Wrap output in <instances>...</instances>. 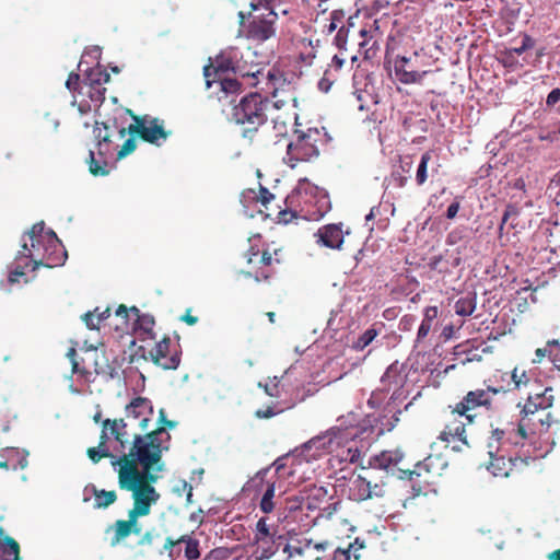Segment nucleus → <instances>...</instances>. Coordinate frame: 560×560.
<instances>
[{"mask_svg": "<svg viewBox=\"0 0 560 560\" xmlns=\"http://www.w3.org/2000/svg\"><path fill=\"white\" fill-rule=\"evenodd\" d=\"M343 14L340 11H332L330 14V21L325 24L323 32L327 35L332 34L336 30L338 31L339 24L342 22Z\"/></svg>", "mask_w": 560, "mask_h": 560, "instance_id": "obj_36", "label": "nucleus"}, {"mask_svg": "<svg viewBox=\"0 0 560 560\" xmlns=\"http://www.w3.org/2000/svg\"><path fill=\"white\" fill-rule=\"evenodd\" d=\"M441 459L429 455L415 465L413 469L409 467L398 468L397 479L412 481V489L417 494H420L424 487H429L435 483V478L441 475Z\"/></svg>", "mask_w": 560, "mask_h": 560, "instance_id": "obj_8", "label": "nucleus"}, {"mask_svg": "<svg viewBox=\"0 0 560 560\" xmlns=\"http://www.w3.org/2000/svg\"><path fill=\"white\" fill-rule=\"evenodd\" d=\"M168 350L170 339L164 338L150 351V357L156 365L166 370H174L179 365L180 360L177 353L168 355Z\"/></svg>", "mask_w": 560, "mask_h": 560, "instance_id": "obj_20", "label": "nucleus"}, {"mask_svg": "<svg viewBox=\"0 0 560 560\" xmlns=\"http://www.w3.org/2000/svg\"><path fill=\"white\" fill-rule=\"evenodd\" d=\"M312 546V539H303L299 540L298 544H288L283 548V552L288 555L289 558L294 556H304L307 550Z\"/></svg>", "mask_w": 560, "mask_h": 560, "instance_id": "obj_31", "label": "nucleus"}, {"mask_svg": "<svg viewBox=\"0 0 560 560\" xmlns=\"http://www.w3.org/2000/svg\"><path fill=\"white\" fill-rule=\"evenodd\" d=\"M549 359L556 369L560 371V342L559 340L550 341Z\"/></svg>", "mask_w": 560, "mask_h": 560, "instance_id": "obj_38", "label": "nucleus"}, {"mask_svg": "<svg viewBox=\"0 0 560 560\" xmlns=\"http://www.w3.org/2000/svg\"><path fill=\"white\" fill-rule=\"evenodd\" d=\"M385 93L382 88H376L373 82H368L364 89V96L359 97L363 101L360 109H366L369 115L364 119V128L371 136H375L380 143L383 142V121L385 120V104L383 102Z\"/></svg>", "mask_w": 560, "mask_h": 560, "instance_id": "obj_7", "label": "nucleus"}, {"mask_svg": "<svg viewBox=\"0 0 560 560\" xmlns=\"http://www.w3.org/2000/svg\"><path fill=\"white\" fill-rule=\"evenodd\" d=\"M405 453L401 448L387 450V475H392L397 478L398 468L404 460Z\"/></svg>", "mask_w": 560, "mask_h": 560, "instance_id": "obj_27", "label": "nucleus"}, {"mask_svg": "<svg viewBox=\"0 0 560 560\" xmlns=\"http://www.w3.org/2000/svg\"><path fill=\"white\" fill-rule=\"evenodd\" d=\"M500 392H505L503 388H494L491 386H488L486 389H475L468 392L464 398L455 405L456 412L459 415H468V416H475L474 411L478 407H486L487 409H490L491 407V394L495 395Z\"/></svg>", "mask_w": 560, "mask_h": 560, "instance_id": "obj_14", "label": "nucleus"}, {"mask_svg": "<svg viewBox=\"0 0 560 560\" xmlns=\"http://www.w3.org/2000/svg\"><path fill=\"white\" fill-rule=\"evenodd\" d=\"M537 421L541 424V427H546L548 429L551 424V413L548 411H541V413H537Z\"/></svg>", "mask_w": 560, "mask_h": 560, "instance_id": "obj_50", "label": "nucleus"}, {"mask_svg": "<svg viewBox=\"0 0 560 560\" xmlns=\"http://www.w3.org/2000/svg\"><path fill=\"white\" fill-rule=\"evenodd\" d=\"M0 560H19V545L12 538L0 542Z\"/></svg>", "mask_w": 560, "mask_h": 560, "instance_id": "obj_28", "label": "nucleus"}, {"mask_svg": "<svg viewBox=\"0 0 560 560\" xmlns=\"http://www.w3.org/2000/svg\"><path fill=\"white\" fill-rule=\"evenodd\" d=\"M276 411L273 410L272 407H267L266 409H258L256 412H255V416L259 419H269L273 416H276Z\"/></svg>", "mask_w": 560, "mask_h": 560, "instance_id": "obj_51", "label": "nucleus"}, {"mask_svg": "<svg viewBox=\"0 0 560 560\" xmlns=\"http://www.w3.org/2000/svg\"><path fill=\"white\" fill-rule=\"evenodd\" d=\"M116 317L121 319V325H117V328L128 329L129 319H133V328L136 330H142L148 335H152V329L154 326V319L150 315H140V312L137 307L127 308L125 305H120L116 310Z\"/></svg>", "mask_w": 560, "mask_h": 560, "instance_id": "obj_16", "label": "nucleus"}, {"mask_svg": "<svg viewBox=\"0 0 560 560\" xmlns=\"http://www.w3.org/2000/svg\"><path fill=\"white\" fill-rule=\"evenodd\" d=\"M93 493L94 506L97 509L107 508L110 504H113L117 499L115 491L97 490L93 488Z\"/></svg>", "mask_w": 560, "mask_h": 560, "instance_id": "obj_30", "label": "nucleus"}, {"mask_svg": "<svg viewBox=\"0 0 560 560\" xmlns=\"http://www.w3.org/2000/svg\"><path fill=\"white\" fill-rule=\"evenodd\" d=\"M90 172L93 174V175H107L108 174V170H107V164L104 163L103 165H101L95 159H94V153L93 151H90Z\"/></svg>", "mask_w": 560, "mask_h": 560, "instance_id": "obj_39", "label": "nucleus"}, {"mask_svg": "<svg viewBox=\"0 0 560 560\" xmlns=\"http://www.w3.org/2000/svg\"><path fill=\"white\" fill-rule=\"evenodd\" d=\"M22 276H24V271L20 270V269H15L14 271L11 272V275L9 277V281L11 283H14V282L19 281V277H22Z\"/></svg>", "mask_w": 560, "mask_h": 560, "instance_id": "obj_62", "label": "nucleus"}, {"mask_svg": "<svg viewBox=\"0 0 560 560\" xmlns=\"http://www.w3.org/2000/svg\"><path fill=\"white\" fill-rule=\"evenodd\" d=\"M534 46V40L528 35H525L522 40V45L520 47H515L509 50V56H512L513 54L520 56L525 50L532 48Z\"/></svg>", "mask_w": 560, "mask_h": 560, "instance_id": "obj_40", "label": "nucleus"}, {"mask_svg": "<svg viewBox=\"0 0 560 560\" xmlns=\"http://www.w3.org/2000/svg\"><path fill=\"white\" fill-rule=\"evenodd\" d=\"M412 168V162L410 158L399 159V165H394L392 172V180L396 183L398 187H402L409 178L410 171Z\"/></svg>", "mask_w": 560, "mask_h": 560, "instance_id": "obj_25", "label": "nucleus"}, {"mask_svg": "<svg viewBox=\"0 0 560 560\" xmlns=\"http://www.w3.org/2000/svg\"><path fill=\"white\" fill-rule=\"evenodd\" d=\"M549 392H551V388H546L542 394H536L535 396H529L523 407L522 412L525 415V417L522 419L520 423H525V428L532 421V418H528L529 416H536L539 413V411H546L552 406V396L547 395Z\"/></svg>", "mask_w": 560, "mask_h": 560, "instance_id": "obj_17", "label": "nucleus"}, {"mask_svg": "<svg viewBox=\"0 0 560 560\" xmlns=\"http://www.w3.org/2000/svg\"><path fill=\"white\" fill-rule=\"evenodd\" d=\"M272 536L269 525L267 524V520L261 517L258 520L256 524V533L255 540L257 542L265 541L267 538Z\"/></svg>", "mask_w": 560, "mask_h": 560, "instance_id": "obj_35", "label": "nucleus"}, {"mask_svg": "<svg viewBox=\"0 0 560 560\" xmlns=\"http://www.w3.org/2000/svg\"><path fill=\"white\" fill-rule=\"evenodd\" d=\"M431 161V153L424 152L421 155L420 163L418 165L417 174H416V182L418 185H423L428 178V163Z\"/></svg>", "mask_w": 560, "mask_h": 560, "instance_id": "obj_34", "label": "nucleus"}, {"mask_svg": "<svg viewBox=\"0 0 560 560\" xmlns=\"http://www.w3.org/2000/svg\"><path fill=\"white\" fill-rule=\"evenodd\" d=\"M343 62H345V59L342 57H340L339 55H335L332 60H331V65L336 68V69H341L342 66H343Z\"/></svg>", "mask_w": 560, "mask_h": 560, "instance_id": "obj_64", "label": "nucleus"}, {"mask_svg": "<svg viewBox=\"0 0 560 560\" xmlns=\"http://www.w3.org/2000/svg\"><path fill=\"white\" fill-rule=\"evenodd\" d=\"M475 420V416L459 415L456 412L454 407L445 422L444 429L440 432L438 439L444 443L451 441H459L464 445L468 446L466 427L471 424Z\"/></svg>", "mask_w": 560, "mask_h": 560, "instance_id": "obj_13", "label": "nucleus"}, {"mask_svg": "<svg viewBox=\"0 0 560 560\" xmlns=\"http://www.w3.org/2000/svg\"><path fill=\"white\" fill-rule=\"evenodd\" d=\"M138 520L139 517L137 515H132V513L128 512V520L116 521L114 525L108 527L107 532L113 530L114 533L110 545L113 547L117 546L132 533L139 535L142 528Z\"/></svg>", "mask_w": 560, "mask_h": 560, "instance_id": "obj_18", "label": "nucleus"}, {"mask_svg": "<svg viewBox=\"0 0 560 560\" xmlns=\"http://www.w3.org/2000/svg\"><path fill=\"white\" fill-rule=\"evenodd\" d=\"M166 428L159 425L144 434H132L129 453H121V457L135 460L138 467L141 465L140 471H161L163 469L162 452L168 448L166 442L170 440V434L165 431Z\"/></svg>", "mask_w": 560, "mask_h": 560, "instance_id": "obj_4", "label": "nucleus"}, {"mask_svg": "<svg viewBox=\"0 0 560 560\" xmlns=\"http://www.w3.org/2000/svg\"><path fill=\"white\" fill-rule=\"evenodd\" d=\"M409 63V59L406 57H401L395 61V75L396 78L405 84L411 83H420L422 78L427 74V71L418 72L415 70H409L407 68Z\"/></svg>", "mask_w": 560, "mask_h": 560, "instance_id": "obj_23", "label": "nucleus"}, {"mask_svg": "<svg viewBox=\"0 0 560 560\" xmlns=\"http://www.w3.org/2000/svg\"><path fill=\"white\" fill-rule=\"evenodd\" d=\"M326 197L327 196L324 189L304 178L299 180V184L294 190V195L291 196V199L298 198L304 203L311 205L317 203L320 200H325Z\"/></svg>", "mask_w": 560, "mask_h": 560, "instance_id": "obj_21", "label": "nucleus"}, {"mask_svg": "<svg viewBox=\"0 0 560 560\" xmlns=\"http://www.w3.org/2000/svg\"><path fill=\"white\" fill-rule=\"evenodd\" d=\"M178 541L186 545L185 557L187 560H197L200 557L199 541L197 539L190 535H183L178 538Z\"/></svg>", "mask_w": 560, "mask_h": 560, "instance_id": "obj_29", "label": "nucleus"}, {"mask_svg": "<svg viewBox=\"0 0 560 560\" xmlns=\"http://www.w3.org/2000/svg\"><path fill=\"white\" fill-rule=\"evenodd\" d=\"M221 85L224 91H234L237 89L238 83L235 80H223Z\"/></svg>", "mask_w": 560, "mask_h": 560, "instance_id": "obj_59", "label": "nucleus"}, {"mask_svg": "<svg viewBox=\"0 0 560 560\" xmlns=\"http://www.w3.org/2000/svg\"><path fill=\"white\" fill-rule=\"evenodd\" d=\"M458 210H459V203L458 202L451 203L448 206L447 210H446V218L447 219H454L457 215Z\"/></svg>", "mask_w": 560, "mask_h": 560, "instance_id": "obj_57", "label": "nucleus"}, {"mask_svg": "<svg viewBox=\"0 0 560 560\" xmlns=\"http://www.w3.org/2000/svg\"><path fill=\"white\" fill-rule=\"evenodd\" d=\"M135 149H136L135 140L133 139L126 140L124 145L121 147V149L117 153L118 159H122V158L127 156L128 154L133 152Z\"/></svg>", "mask_w": 560, "mask_h": 560, "instance_id": "obj_47", "label": "nucleus"}, {"mask_svg": "<svg viewBox=\"0 0 560 560\" xmlns=\"http://www.w3.org/2000/svg\"><path fill=\"white\" fill-rule=\"evenodd\" d=\"M348 28L345 26H340L335 36V44L338 48L342 49L346 46L347 37H348Z\"/></svg>", "mask_w": 560, "mask_h": 560, "instance_id": "obj_45", "label": "nucleus"}, {"mask_svg": "<svg viewBox=\"0 0 560 560\" xmlns=\"http://www.w3.org/2000/svg\"><path fill=\"white\" fill-rule=\"evenodd\" d=\"M109 80V74L102 72L98 68L94 69L90 73V81L92 83H96L97 85H101L102 83H106Z\"/></svg>", "mask_w": 560, "mask_h": 560, "instance_id": "obj_41", "label": "nucleus"}, {"mask_svg": "<svg viewBox=\"0 0 560 560\" xmlns=\"http://www.w3.org/2000/svg\"><path fill=\"white\" fill-rule=\"evenodd\" d=\"M79 75L75 73H70L68 77V80L66 82L67 88L72 91L77 89V85L79 84Z\"/></svg>", "mask_w": 560, "mask_h": 560, "instance_id": "obj_56", "label": "nucleus"}, {"mask_svg": "<svg viewBox=\"0 0 560 560\" xmlns=\"http://www.w3.org/2000/svg\"><path fill=\"white\" fill-rule=\"evenodd\" d=\"M377 332L376 330L374 329H369L366 330L361 337L360 339L358 340V347L360 348H364L366 346H369L373 340L374 338L376 337Z\"/></svg>", "mask_w": 560, "mask_h": 560, "instance_id": "obj_44", "label": "nucleus"}, {"mask_svg": "<svg viewBox=\"0 0 560 560\" xmlns=\"http://www.w3.org/2000/svg\"><path fill=\"white\" fill-rule=\"evenodd\" d=\"M444 260L442 255L433 256L430 258L429 267L432 270H436L439 272H445L447 270V267L444 266Z\"/></svg>", "mask_w": 560, "mask_h": 560, "instance_id": "obj_43", "label": "nucleus"}, {"mask_svg": "<svg viewBox=\"0 0 560 560\" xmlns=\"http://www.w3.org/2000/svg\"><path fill=\"white\" fill-rule=\"evenodd\" d=\"M120 442L114 440L112 435V429L106 425V422H103L102 433L100 436V442L96 447H90L88 450V456L93 463H98L104 457H110L112 463L114 460H119L121 456H119L126 450V444L121 443V447L119 446Z\"/></svg>", "mask_w": 560, "mask_h": 560, "instance_id": "obj_11", "label": "nucleus"}, {"mask_svg": "<svg viewBox=\"0 0 560 560\" xmlns=\"http://www.w3.org/2000/svg\"><path fill=\"white\" fill-rule=\"evenodd\" d=\"M96 313H97V308H95L93 312H89L83 315V320H84L85 325L88 326V328H90V329H97L100 326V323H97Z\"/></svg>", "mask_w": 560, "mask_h": 560, "instance_id": "obj_46", "label": "nucleus"}, {"mask_svg": "<svg viewBox=\"0 0 560 560\" xmlns=\"http://www.w3.org/2000/svg\"><path fill=\"white\" fill-rule=\"evenodd\" d=\"M113 467L118 472L119 487L131 492L133 505L129 512L138 517L149 515L160 500V493L153 486L159 476L153 471H140L135 460L128 457L114 460Z\"/></svg>", "mask_w": 560, "mask_h": 560, "instance_id": "obj_1", "label": "nucleus"}, {"mask_svg": "<svg viewBox=\"0 0 560 560\" xmlns=\"http://www.w3.org/2000/svg\"><path fill=\"white\" fill-rule=\"evenodd\" d=\"M319 140L318 129L310 128L306 132H296L295 139L287 145L284 162L293 168L299 162H307L318 156L317 143Z\"/></svg>", "mask_w": 560, "mask_h": 560, "instance_id": "obj_9", "label": "nucleus"}, {"mask_svg": "<svg viewBox=\"0 0 560 560\" xmlns=\"http://www.w3.org/2000/svg\"><path fill=\"white\" fill-rule=\"evenodd\" d=\"M476 308V300L472 296L460 298L455 303V313L459 316H469Z\"/></svg>", "mask_w": 560, "mask_h": 560, "instance_id": "obj_32", "label": "nucleus"}, {"mask_svg": "<svg viewBox=\"0 0 560 560\" xmlns=\"http://www.w3.org/2000/svg\"><path fill=\"white\" fill-rule=\"evenodd\" d=\"M549 350H550V341L547 342L545 348H538L535 352L537 359L534 360V362H540L542 358L548 357L549 358Z\"/></svg>", "mask_w": 560, "mask_h": 560, "instance_id": "obj_53", "label": "nucleus"}, {"mask_svg": "<svg viewBox=\"0 0 560 560\" xmlns=\"http://www.w3.org/2000/svg\"><path fill=\"white\" fill-rule=\"evenodd\" d=\"M106 130H107V127L105 125H103L101 127L98 122L95 124L94 135H95V138L98 139L100 145L102 144V142L109 141V137H108Z\"/></svg>", "mask_w": 560, "mask_h": 560, "instance_id": "obj_48", "label": "nucleus"}, {"mask_svg": "<svg viewBox=\"0 0 560 560\" xmlns=\"http://www.w3.org/2000/svg\"><path fill=\"white\" fill-rule=\"evenodd\" d=\"M512 382L515 389H520L522 386H526L529 383V377L524 370L515 368L511 374Z\"/></svg>", "mask_w": 560, "mask_h": 560, "instance_id": "obj_37", "label": "nucleus"}, {"mask_svg": "<svg viewBox=\"0 0 560 560\" xmlns=\"http://www.w3.org/2000/svg\"><path fill=\"white\" fill-rule=\"evenodd\" d=\"M265 392L267 393V395H269L270 397H279V388H278V382L272 381L270 384H266L265 386Z\"/></svg>", "mask_w": 560, "mask_h": 560, "instance_id": "obj_52", "label": "nucleus"}, {"mask_svg": "<svg viewBox=\"0 0 560 560\" xmlns=\"http://www.w3.org/2000/svg\"><path fill=\"white\" fill-rule=\"evenodd\" d=\"M520 213L518 211V208L514 205H508L505 210H504V213H503V217H502V220H501V224L499 226L500 231L503 230V226L504 224L509 221L510 218L512 217H517Z\"/></svg>", "mask_w": 560, "mask_h": 560, "instance_id": "obj_42", "label": "nucleus"}, {"mask_svg": "<svg viewBox=\"0 0 560 560\" xmlns=\"http://www.w3.org/2000/svg\"><path fill=\"white\" fill-rule=\"evenodd\" d=\"M332 560H350V550L349 549H340V548H338L334 552Z\"/></svg>", "mask_w": 560, "mask_h": 560, "instance_id": "obj_54", "label": "nucleus"}, {"mask_svg": "<svg viewBox=\"0 0 560 560\" xmlns=\"http://www.w3.org/2000/svg\"><path fill=\"white\" fill-rule=\"evenodd\" d=\"M527 438L528 434L524 422L518 423L517 428H512L509 431L502 429L492 430L489 442L490 462L488 470L493 476L503 478L523 472L534 458L517 454L506 456L505 452L509 445L523 446Z\"/></svg>", "mask_w": 560, "mask_h": 560, "instance_id": "obj_3", "label": "nucleus"}, {"mask_svg": "<svg viewBox=\"0 0 560 560\" xmlns=\"http://www.w3.org/2000/svg\"><path fill=\"white\" fill-rule=\"evenodd\" d=\"M272 0H252L250 7L253 10H257L260 7L269 9L267 18L259 19L254 18L248 27V36L252 39L264 42L275 35L273 23L277 19V14L271 8Z\"/></svg>", "mask_w": 560, "mask_h": 560, "instance_id": "obj_12", "label": "nucleus"}, {"mask_svg": "<svg viewBox=\"0 0 560 560\" xmlns=\"http://www.w3.org/2000/svg\"><path fill=\"white\" fill-rule=\"evenodd\" d=\"M105 422L112 429L114 440L126 445L130 444L132 434L150 431L153 422L158 427L162 425L170 429L176 427V422L166 419L164 409H160L158 416H155L152 401L145 397L132 398L125 407L124 419H106ZM121 445L119 444L120 447Z\"/></svg>", "mask_w": 560, "mask_h": 560, "instance_id": "obj_2", "label": "nucleus"}, {"mask_svg": "<svg viewBox=\"0 0 560 560\" xmlns=\"http://www.w3.org/2000/svg\"><path fill=\"white\" fill-rule=\"evenodd\" d=\"M27 235L31 247L24 242L18 258H31L34 262L33 269L38 266L54 267L63 262L66 253L61 252V243L54 231H45L44 222L34 224Z\"/></svg>", "mask_w": 560, "mask_h": 560, "instance_id": "obj_5", "label": "nucleus"}, {"mask_svg": "<svg viewBox=\"0 0 560 560\" xmlns=\"http://www.w3.org/2000/svg\"><path fill=\"white\" fill-rule=\"evenodd\" d=\"M270 102L262 98L258 93H250L240 101L233 107L232 119L238 125H247L244 136L247 132L255 131L267 120V112Z\"/></svg>", "mask_w": 560, "mask_h": 560, "instance_id": "obj_6", "label": "nucleus"}, {"mask_svg": "<svg viewBox=\"0 0 560 560\" xmlns=\"http://www.w3.org/2000/svg\"><path fill=\"white\" fill-rule=\"evenodd\" d=\"M349 424L345 425L343 422H340V425L337 428H332L328 430L323 436H318L313 439L311 443L316 448H324L328 452H336L339 447H345L350 441L357 439L364 429H359L353 422L357 421V415L349 413L348 417Z\"/></svg>", "mask_w": 560, "mask_h": 560, "instance_id": "obj_10", "label": "nucleus"}, {"mask_svg": "<svg viewBox=\"0 0 560 560\" xmlns=\"http://www.w3.org/2000/svg\"><path fill=\"white\" fill-rule=\"evenodd\" d=\"M317 243L328 248H340L343 243V233L340 226L328 224L320 228L315 234Z\"/></svg>", "mask_w": 560, "mask_h": 560, "instance_id": "obj_22", "label": "nucleus"}, {"mask_svg": "<svg viewBox=\"0 0 560 560\" xmlns=\"http://www.w3.org/2000/svg\"><path fill=\"white\" fill-rule=\"evenodd\" d=\"M229 69V66H223L222 63L218 65V67H214L212 65H209V66H206L203 68V74L206 77V81H207V86L210 88L211 86V81H210V77H211V71H217V70H228Z\"/></svg>", "mask_w": 560, "mask_h": 560, "instance_id": "obj_49", "label": "nucleus"}, {"mask_svg": "<svg viewBox=\"0 0 560 560\" xmlns=\"http://www.w3.org/2000/svg\"><path fill=\"white\" fill-rule=\"evenodd\" d=\"M96 315H97V316H96V318H97V323H100V324H101V322H102V320H104V319H106V318H108V317H109V315H110V310H109V307H106V308H105L104 311H102V312H100V311L97 310Z\"/></svg>", "mask_w": 560, "mask_h": 560, "instance_id": "obj_60", "label": "nucleus"}, {"mask_svg": "<svg viewBox=\"0 0 560 560\" xmlns=\"http://www.w3.org/2000/svg\"><path fill=\"white\" fill-rule=\"evenodd\" d=\"M178 544H182V541H178V539H177V540H174V539H173V538H171V537H167V538L165 539L164 550H166V551L168 552V556H170V557H173V549H174V547H175L176 545H178Z\"/></svg>", "mask_w": 560, "mask_h": 560, "instance_id": "obj_55", "label": "nucleus"}, {"mask_svg": "<svg viewBox=\"0 0 560 560\" xmlns=\"http://www.w3.org/2000/svg\"><path fill=\"white\" fill-rule=\"evenodd\" d=\"M275 492H276V486L275 483H270L267 488V490L265 491L261 500H260V510L264 512V513H270L273 511V508H275V504H273V498H275Z\"/></svg>", "mask_w": 560, "mask_h": 560, "instance_id": "obj_33", "label": "nucleus"}, {"mask_svg": "<svg viewBox=\"0 0 560 560\" xmlns=\"http://www.w3.org/2000/svg\"><path fill=\"white\" fill-rule=\"evenodd\" d=\"M380 214H381V207L380 206L373 207L370 210L369 214H366L365 220L369 222L372 219H374L376 215H380Z\"/></svg>", "mask_w": 560, "mask_h": 560, "instance_id": "obj_61", "label": "nucleus"}, {"mask_svg": "<svg viewBox=\"0 0 560 560\" xmlns=\"http://www.w3.org/2000/svg\"><path fill=\"white\" fill-rule=\"evenodd\" d=\"M347 450H348V455L345 457V459L354 462L360 455L358 447L350 445V446H348Z\"/></svg>", "mask_w": 560, "mask_h": 560, "instance_id": "obj_58", "label": "nucleus"}, {"mask_svg": "<svg viewBox=\"0 0 560 560\" xmlns=\"http://www.w3.org/2000/svg\"><path fill=\"white\" fill-rule=\"evenodd\" d=\"M362 40L358 42L360 50L363 52L365 59H373L378 50V44L382 39V30L378 20H373L368 23L359 32Z\"/></svg>", "mask_w": 560, "mask_h": 560, "instance_id": "obj_15", "label": "nucleus"}, {"mask_svg": "<svg viewBox=\"0 0 560 560\" xmlns=\"http://www.w3.org/2000/svg\"><path fill=\"white\" fill-rule=\"evenodd\" d=\"M27 455L26 451L10 448L5 454L7 460L0 462V468L23 469L27 466Z\"/></svg>", "mask_w": 560, "mask_h": 560, "instance_id": "obj_24", "label": "nucleus"}, {"mask_svg": "<svg viewBox=\"0 0 560 560\" xmlns=\"http://www.w3.org/2000/svg\"><path fill=\"white\" fill-rule=\"evenodd\" d=\"M136 121L135 131L140 133L143 140L150 143H159L160 140L167 138L163 125L158 119L142 118Z\"/></svg>", "mask_w": 560, "mask_h": 560, "instance_id": "obj_19", "label": "nucleus"}, {"mask_svg": "<svg viewBox=\"0 0 560 560\" xmlns=\"http://www.w3.org/2000/svg\"><path fill=\"white\" fill-rule=\"evenodd\" d=\"M329 546V542L328 541H322V542H316V544H312L311 547H313L314 550H316L317 552H323L325 551Z\"/></svg>", "mask_w": 560, "mask_h": 560, "instance_id": "obj_63", "label": "nucleus"}, {"mask_svg": "<svg viewBox=\"0 0 560 560\" xmlns=\"http://www.w3.org/2000/svg\"><path fill=\"white\" fill-rule=\"evenodd\" d=\"M438 317V307L436 306H429L424 311V317L421 322V325L418 329V340L424 339L431 328L433 320Z\"/></svg>", "mask_w": 560, "mask_h": 560, "instance_id": "obj_26", "label": "nucleus"}]
</instances>
